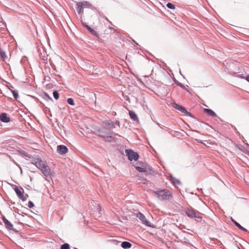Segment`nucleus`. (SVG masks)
I'll return each mask as SVG.
<instances>
[{
    "label": "nucleus",
    "mask_w": 249,
    "mask_h": 249,
    "mask_svg": "<svg viewBox=\"0 0 249 249\" xmlns=\"http://www.w3.org/2000/svg\"><path fill=\"white\" fill-rule=\"evenodd\" d=\"M67 102L70 105H71V106H74V100L71 98H68V100H67Z\"/></svg>",
    "instance_id": "nucleus-26"
},
{
    "label": "nucleus",
    "mask_w": 249,
    "mask_h": 249,
    "mask_svg": "<svg viewBox=\"0 0 249 249\" xmlns=\"http://www.w3.org/2000/svg\"><path fill=\"white\" fill-rule=\"evenodd\" d=\"M245 79L249 82V75H247L246 78H245Z\"/></svg>",
    "instance_id": "nucleus-31"
},
{
    "label": "nucleus",
    "mask_w": 249,
    "mask_h": 249,
    "mask_svg": "<svg viewBox=\"0 0 249 249\" xmlns=\"http://www.w3.org/2000/svg\"><path fill=\"white\" fill-rule=\"evenodd\" d=\"M170 180L174 185H180L181 182L179 180L173 177H170Z\"/></svg>",
    "instance_id": "nucleus-20"
},
{
    "label": "nucleus",
    "mask_w": 249,
    "mask_h": 249,
    "mask_svg": "<svg viewBox=\"0 0 249 249\" xmlns=\"http://www.w3.org/2000/svg\"><path fill=\"white\" fill-rule=\"evenodd\" d=\"M22 191L20 190L18 187H15L14 190L16 193L17 196L19 198H20L23 201L27 200L28 196L26 194L25 196L23 195V190L21 188Z\"/></svg>",
    "instance_id": "nucleus-8"
},
{
    "label": "nucleus",
    "mask_w": 249,
    "mask_h": 249,
    "mask_svg": "<svg viewBox=\"0 0 249 249\" xmlns=\"http://www.w3.org/2000/svg\"><path fill=\"white\" fill-rule=\"evenodd\" d=\"M60 249H70V245L68 243H65L61 245Z\"/></svg>",
    "instance_id": "nucleus-24"
},
{
    "label": "nucleus",
    "mask_w": 249,
    "mask_h": 249,
    "mask_svg": "<svg viewBox=\"0 0 249 249\" xmlns=\"http://www.w3.org/2000/svg\"><path fill=\"white\" fill-rule=\"evenodd\" d=\"M129 115L130 118L132 119L133 120H134V121H138L139 120L137 115L135 113V112H134L133 111L129 110Z\"/></svg>",
    "instance_id": "nucleus-15"
},
{
    "label": "nucleus",
    "mask_w": 249,
    "mask_h": 249,
    "mask_svg": "<svg viewBox=\"0 0 249 249\" xmlns=\"http://www.w3.org/2000/svg\"><path fill=\"white\" fill-rule=\"evenodd\" d=\"M2 220L4 223L6 228L9 230H12L15 232H18V231L14 228L13 225L9 220H8L5 217L2 218Z\"/></svg>",
    "instance_id": "nucleus-9"
},
{
    "label": "nucleus",
    "mask_w": 249,
    "mask_h": 249,
    "mask_svg": "<svg viewBox=\"0 0 249 249\" xmlns=\"http://www.w3.org/2000/svg\"><path fill=\"white\" fill-rule=\"evenodd\" d=\"M173 107L176 108V109L180 111L182 113H184L186 111V109L182 106H180L176 103H174L173 104Z\"/></svg>",
    "instance_id": "nucleus-13"
},
{
    "label": "nucleus",
    "mask_w": 249,
    "mask_h": 249,
    "mask_svg": "<svg viewBox=\"0 0 249 249\" xmlns=\"http://www.w3.org/2000/svg\"><path fill=\"white\" fill-rule=\"evenodd\" d=\"M32 163L39 169L44 176L46 177L50 176L51 174L49 167L41 159L39 158L33 159L32 160Z\"/></svg>",
    "instance_id": "nucleus-1"
},
{
    "label": "nucleus",
    "mask_w": 249,
    "mask_h": 249,
    "mask_svg": "<svg viewBox=\"0 0 249 249\" xmlns=\"http://www.w3.org/2000/svg\"><path fill=\"white\" fill-rule=\"evenodd\" d=\"M166 6L167 7L169 8V9H174L175 8V5L171 3H170V2H168L167 4H166Z\"/></svg>",
    "instance_id": "nucleus-27"
},
{
    "label": "nucleus",
    "mask_w": 249,
    "mask_h": 249,
    "mask_svg": "<svg viewBox=\"0 0 249 249\" xmlns=\"http://www.w3.org/2000/svg\"><path fill=\"white\" fill-rule=\"evenodd\" d=\"M115 35L119 37V33L117 32L115 33Z\"/></svg>",
    "instance_id": "nucleus-33"
},
{
    "label": "nucleus",
    "mask_w": 249,
    "mask_h": 249,
    "mask_svg": "<svg viewBox=\"0 0 249 249\" xmlns=\"http://www.w3.org/2000/svg\"><path fill=\"white\" fill-rule=\"evenodd\" d=\"M109 29L110 30H113L114 32H116V30L114 28H113V27H109Z\"/></svg>",
    "instance_id": "nucleus-32"
},
{
    "label": "nucleus",
    "mask_w": 249,
    "mask_h": 249,
    "mask_svg": "<svg viewBox=\"0 0 249 249\" xmlns=\"http://www.w3.org/2000/svg\"><path fill=\"white\" fill-rule=\"evenodd\" d=\"M185 214L187 216L191 218H196L201 220L202 217L201 216L200 213L196 211L192 208H187L185 210Z\"/></svg>",
    "instance_id": "nucleus-4"
},
{
    "label": "nucleus",
    "mask_w": 249,
    "mask_h": 249,
    "mask_svg": "<svg viewBox=\"0 0 249 249\" xmlns=\"http://www.w3.org/2000/svg\"><path fill=\"white\" fill-rule=\"evenodd\" d=\"M81 19V22L83 24V25L86 28V29L93 36L98 37L99 36V34L95 31L93 29H92L90 28L86 22H84L82 19V17H80Z\"/></svg>",
    "instance_id": "nucleus-10"
},
{
    "label": "nucleus",
    "mask_w": 249,
    "mask_h": 249,
    "mask_svg": "<svg viewBox=\"0 0 249 249\" xmlns=\"http://www.w3.org/2000/svg\"><path fill=\"white\" fill-rule=\"evenodd\" d=\"M131 246V244L127 241H124L121 243V247L125 249L130 248Z\"/></svg>",
    "instance_id": "nucleus-18"
},
{
    "label": "nucleus",
    "mask_w": 249,
    "mask_h": 249,
    "mask_svg": "<svg viewBox=\"0 0 249 249\" xmlns=\"http://www.w3.org/2000/svg\"><path fill=\"white\" fill-rule=\"evenodd\" d=\"M136 169L140 172H146L147 168L146 166L142 165V166H135Z\"/></svg>",
    "instance_id": "nucleus-16"
},
{
    "label": "nucleus",
    "mask_w": 249,
    "mask_h": 249,
    "mask_svg": "<svg viewBox=\"0 0 249 249\" xmlns=\"http://www.w3.org/2000/svg\"><path fill=\"white\" fill-rule=\"evenodd\" d=\"M175 83L178 86L182 88L183 89H186V87L180 82H178L177 80H174Z\"/></svg>",
    "instance_id": "nucleus-23"
},
{
    "label": "nucleus",
    "mask_w": 249,
    "mask_h": 249,
    "mask_svg": "<svg viewBox=\"0 0 249 249\" xmlns=\"http://www.w3.org/2000/svg\"><path fill=\"white\" fill-rule=\"evenodd\" d=\"M44 95L46 97L48 98L49 99L52 100V98L50 96V95L46 92H44Z\"/></svg>",
    "instance_id": "nucleus-30"
},
{
    "label": "nucleus",
    "mask_w": 249,
    "mask_h": 249,
    "mask_svg": "<svg viewBox=\"0 0 249 249\" xmlns=\"http://www.w3.org/2000/svg\"><path fill=\"white\" fill-rule=\"evenodd\" d=\"M28 206L29 208H32L34 206V204L32 201H29L28 202Z\"/></svg>",
    "instance_id": "nucleus-29"
},
{
    "label": "nucleus",
    "mask_w": 249,
    "mask_h": 249,
    "mask_svg": "<svg viewBox=\"0 0 249 249\" xmlns=\"http://www.w3.org/2000/svg\"><path fill=\"white\" fill-rule=\"evenodd\" d=\"M0 120L3 123H8L10 122V118L7 117V114L5 113H2L0 115Z\"/></svg>",
    "instance_id": "nucleus-12"
},
{
    "label": "nucleus",
    "mask_w": 249,
    "mask_h": 249,
    "mask_svg": "<svg viewBox=\"0 0 249 249\" xmlns=\"http://www.w3.org/2000/svg\"><path fill=\"white\" fill-rule=\"evenodd\" d=\"M97 132L98 133V135L101 137H109L110 138H112L111 136V133L110 132L107 131V129L105 127L100 128L98 129L97 130Z\"/></svg>",
    "instance_id": "nucleus-7"
},
{
    "label": "nucleus",
    "mask_w": 249,
    "mask_h": 249,
    "mask_svg": "<svg viewBox=\"0 0 249 249\" xmlns=\"http://www.w3.org/2000/svg\"><path fill=\"white\" fill-rule=\"evenodd\" d=\"M13 96L15 99H17L18 97V91L17 90H13L12 91Z\"/></svg>",
    "instance_id": "nucleus-22"
},
{
    "label": "nucleus",
    "mask_w": 249,
    "mask_h": 249,
    "mask_svg": "<svg viewBox=\"0 0 249 249\" xmlns=\"http://www.w3.org/2000/svg\"><path fill=\"white\" fill-rule=\"evenodd\" d=\"M154 193L156 195L158 199L161 201L170 200L172 197V195L167 189L157 190Z\"/></svg>",
    "instance_id": "nucleus-2"
},
{
    "label": "nucleus",
    "mask_w": 249,
    "mask_h": 249,
    "mask_svg": "<svg viewBox=\"0 0 249 249\" xmlns=\"http://www.w3.org/2000/svg\"><path fill=\"white\" fill-rule=\"evenodd\" d=\"M136 44L137 45H138V44L137 43H136Z\"/></svg>",
    "instance_id": "nucleus-34"
},
{
    "label": "nucleus",
    "mask_w": 249,
    "mask_h": 249,
    "mask_svg": "<svg viewBox=\"0 0 249 249\" xmlns=\"http://www.w3.org/2000/svg\"><path fill=\"white\" fill-rule=\"evenodd\" d=\"M74 249H78L74 248Z\"/></svg>",
    "instance_id": "nucleus-36"
},
{
    "label": "nucleus",
    "mask_w": 249,
    "mask_h": 249,
    "mask_svg": "<svg viewBox=\"0 0 249 249\" xmlns=\"http://www.w3.org/2000/svg\"><path fill=\"white\" fill-rule=\"evenodd\" d=\"M53 97L54 98V99H55L56 100H57L59 97V93L58 92V91L56 90H54L53 92Z\"/></svg>",
    "instance_id": "nucleus-25"
},
{
    "label": "nucleus",
    "mask_w": 249,
    "mask_h": 249,
    "mask_svg": "<svg viewBox=\"0 0 249 249\" xmlns=\"http://www.w3.org/2000/svg\"><path fill=\"white\" fill-rule=\"evenodd\" d=\"M104 124L109 127L110 128L113 129L115 127L113 122L111 121H107L104 122Z\"/></svg>",
    "instance_id": "nucleus-21"
},
{
    "label": "nucleus",
    "mask_w": 249,
    "mask_h": 249,
    "mask_svg": "<svg viewBox=\"0 0 249 249\" xmlns=\"http://www.w3.org/2000/svg\"><path fill=\"white\" fill-rule=\"evenodd\" d=\"M91 6V3L87 1L78 2L76 4V11L79 15H82L84 14L83 12L85 9L89 8Z\"/></svg>",
    "instance_id": "nucleus-3"
},
{
    "label": "nucleus",
    "mask_w": 249,
    "mask_h": 249,
    "mask_svg": "<svg viewBox=\"0 0 249 249\" xmlns=\"http://www.w3.org/2000/svg\"><path fill=\"white\" fill-rule=\"evenodd\" d=\"M0 55L3 61L6 63L7 61L8 60V56L6 54L5 52L1 48H0Z\"/></svg>",
    "instance_id": "nucleus-14"
},
{
    "label": "nucleus",
    "mask_w": 249,
    "mask_h": 249,
    "mask_svg": "<svg viewBox=\"0 0 249 249\" xmlns=\"http://www.w3.org/2000/svg\"><path fill=\"white\" fill-rule=\"evenodd\" d=\"M204 111L205 113H206L207 114H208L210 116H212V117H216V113L211 109L205 108L204 109Z\"/></svg>",
    "instance_id": "nucleus-17"
},
{
    "label": "nucleus",
    "mask_w": 249,
    "mask_h": 249,
    "mask_svg": "<svg viewBox=\"0 0 249 249\" xmlns=\"http://www.w3.org/2000/svg\"><path fill=\"white\" fill-rule=\"evenodd\" d=\"M231 221L235 224V225L236 227H237L240 230L243 231H248V230L246 229H245V228L242 227L240 224H239L237 222H236L234 219L231 218Z\"/></svg>",
    "instance_id": "nucleus-19"
},
{
    "label": "nucleus",
    "mask_w": 249,
    "mask_h": 249,
    "mask_svg": "<svg viewBox=\"0 0 249 249\" xmlns=\"http://www.w3.org/2000/svg\"><path fill=\"white\" fill-rule=\"evenodd\" d=\"M125 153L128 160L130 161L133 160L136 161L139 157V154L131 149H126Z\"/></svg>",
    "instance_id": "nucleus-5"
},
{
    "label": "nucleus",
    "mask_w": 249,
    "mask_h": 249,
    "mask_svg": "<svg viewBox=\"0 0 249 249\" xmlns=\"http://www.w3.org/2000/svg\"><path fill=\"white\" fill-rule=\"evenodd\" d=\"M180 74L182 75V74H181V72L180 71Z\"/></svg>",
    "instance_id": "nucleus-35"
},
{
    "label": "nucleus",
    "mask_w": 249,
    "mask_h": 249,
    "mask_svg": "<svg viewBox=\"0 0 249 249\" xmlns=\"http://www.w3.org/2000/svg\"><path fill=\"white\" fill-rule=\"evenodd\" d=\"M184 113L186 116H189V117H192V118H194V116L193 115V114H191L190 112H188L187 110H186V111H185Z\"/></svg>",
    "instance_id": "nucleus-28"
},
{
    "label": "nucleus",
    "mask_w": 249,
    "mask_h": 249,
    "mask_svg": "<svg viewBox=\"0 0 249 249\" xmlns=\"http://www.w3.org/2000/svg\"><path fill=\"white\" fill-rule=\"evenodd\" d=\"M68 151L66 146L64 145H59L57 147V151L60 155H63L67 153Z\"/></svg>",
    "instance_id": "nucleus-11"
},
{
    "label": "nucleus",
    "mask_w": 249,
    "mask_h": 249,
    "mask_svg": "<svg viewBox=\"0 0 249 249\" xmlns=\"http://www.w3.org/2000/svg\"><path fill=\"white\" fill-rule=\"evenodd\" d=\"M136 216L137 218L139 219L140 220H141V222L144 224V225L149 227H152L151 223H150L147 219H146V217L144 216V215L141 212H138L136 213Z\"/></svg>",
    "instance_id": "nucleus-6"
}]
</instances>
